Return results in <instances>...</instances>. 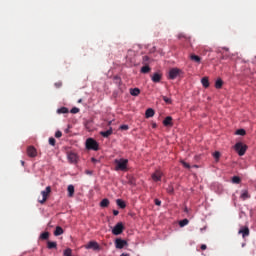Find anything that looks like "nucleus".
I'll return each mask as SVG.
<instances>
[{"instance_id":"nucleus-8","label":"nucleus","mask_w":256,"mask_h":256,"mask_svg":"<svg viewBox=\"0 0 256 256\" xmlns=\"http://www.w3.org/2000/svg\"><path fill=\"white\" fill-rule=\"evenodd\" d=\"M127 245V241L126 240H123L121 238H117L115 240V247L116 249H123V247H126Z\"/></svg>"},{"instance_id":"nucleus-35","label":"nucleus","mask_w":256,"mask_h":256,"mask_svg":"<svg viewBox=\"0 0 256 256\" xmlns=\"http://www.w3.org/2000/svg\"><path fill=\"white\" fill-rule=\"evenodd\" d=\"M213 157L216 161H219V158L221 157V153L219 151H216L213 153Z\"/></svg>"},{"instance_id":"nucleus-43","label":"nucleus","mask_w":256,"mask_h":256,"mask_svg":"<svg viewBox=\"0 0 256 256\" xmlns=\"http://www.w3.org/2000/svg\"><path fill=\"white\" fill-rule=\"evenodd\" d=\"M120 129L122 131H127L129 129V126L128 125H122V126H120Z\"/></svg>"},{"instance_id":"nucleus-25","label":"nucleus","mask_w":256,"mask_h":256,"mask_svg":"<svg viewBox=\"0 0 256 256\" xmlns=\"http://www.w3.org/2000/svg\"><path fill=\"white\" fill-rule=\"evenodd\" d=\"M100 207H109V199L104 198L101 202H100Z\"/></svg>"},{"instance_id":"nucleus-45","label":"nucleus","mask_w":256,"mask_h":256,"mask_svg":"<svg viewBox=\"0 0 256 256\" xmlns=\"http://www.w3.org/2000/svg\"><path fill=\"white\" fill-rule=\"evenodd\" d=\"M200 249H202V251H205V249H207V245L202 244L201 247H200Z\"/></svg>"},{"instance_id":"nucleus-16","label":"nucleus","mask_w":256,"mask_h":256,"mask_svg":"<svg viewBox=\"0 0 256 256\" xmlns=\"http://www.w3.org/2000/svg\"><path fill=\"white\" fill-rule=\"evenodd\" d=\"M155 115V110L153 108H148L145 112L146 119H149Z\"/></svg>"},{"instance_id":"nucleus-36","label":"nucleus","mask_w":256,"mask_h":256,"mask_svg":"<svg viewBox=\"0 0 256 256\" xmlns=\"http://www.w3.org/2000/svg\"><path fill=\"white\" fill-rule=\"evenodd\" d=\"M180 163L183 165V167H185V169H191V165L185 162V160H181Z\"/></svg>"},{"instance_id":"nucleus-51","label":"nucleus","mask_w":256,"mask_h":256,"mask_svg":"<svg viewBox=\"0 0 256 256\" xmlns=\"http://www.w3.org/2000/svg\"><path fill=\"white\" fill-rule=\"evenodd\" d=\"M245 245H246L245 243H242V247H245Z\"/></svg>"},{"instance_id":"nucleus-14","label":"nucleus","mask_w":256,"mask_h":256,"mask_svg":"<svg viewBox=\"0 0 256 256\" xmlns=\"http://www.w3.org/2000/svg\"><path fill=\"white\" fill-rule=\"evenodd\" d=\"M179 75V69L173 68L169 71V79H177V76Z\"/></svg>"},{"instance_id":"nucleus-19","label":"nucleus","mask_w":256,"mask_h":256,"mask_svg":"<svg viewBox=\"0 0 256 256\" xmlns=\"http://www.w3.org/2000/svg\"><path fill=\"white\" fill-rule=\"evenodd\" d=\"M190 59L198 65L201 63V57H199L198 55L190 54Z\"/></svg>"},{"instance_id":"nucleus-46","label":"nucleus","mask_w":256,"mask_h":256,"mask_svg":"<svg viewBox=\"0 0 256 256\" xmlns=\"http://www.w3.org/2000/svg\"><path fill=\"white\" fill-rule=\"evenodd\" d=\"M113 215L115 216L119 215V210H113Z\"/></svg>"},{"instance_id":"nucleus-4","label":"nucleus","mask_w":256,"mask_h":256,"mask_svg":"<svg viewBox=\"0 0 256 256\" xmlns=\"http://www.w3.org/2000/svg\"><path fill=\"white\" fill-rule=\"evenodd\" d=\"M235 150L237 151V153L240 157H243V155H245V153L247 151V145H244L243 143L238 142L235 145Z\"/></svg>"},{"instance_id":"nucleus-15","label":"nucleus","mask_w":256,"mask_h":256,"mask_svg":"<svg viewBox=\"0 0 256 256\" xmlns=\"http://www.w3.org/2000/svg\"><path fill=\"white\" fill-rule=\"evenodd\" d=\"M100 135L105 138L111 137V135H113V128H110L107 131H101Z\"/></svg>"},{"instance_id":"nucleus-12","label":"nucleus","mask_w":256,"mask_h":256,"mask_svg":"<svg viewBox=\"0 0 256 256\" xmlns=\"http://www.w3.org/2000/svg\"><path fill=\"white\" fill-rule=\"evenodd\" d=\"M162 78H163V75H161V73H159V72H155V73L152 75V81H153V83H160Z\"/></svg>"},{"instance_id":"nucleus-22","label":"nucleus","mask_w":256,"mask_h":256,"mask_svg":"<svg viewBox=\"0 0 256 256\" xmlns=\"http://www.w3.org/2000/svg\"><path fill=\"white\" fill-rule=\"evenodd\" d=\"M54 235H55L56 237H59V235H63V228L60 227V226H57L56 229H55V231H54Z\"/></svg>"},{"instance_id":"nucleus-13","label":"nucleus","mask_w":256,"mask_h":256,"mask_svg":"<svg viewBox=\"0 0 256 256\" xmlns=\"http://www.w3.org/2000/svg\"><path fill=\"white\" fill-rule=\"evenodd\" d=\"M164 127H173V117L167 116L163 121Z\"/></svg>"},{"instance_id":"nucleus-1","label":"nucleus","mask_w":256,"mask_h":256,"mask_svg":"<svg viewBox=\"0 0 256 256\" xmlns=\"http://www.w3.org/2000/svg\"><path fill=\"white\" fill-rule=\"evenodd\" d=\"M115 171H127V165H129V160L125 158L115 159Z\"/></svg>"},{"instance_id":"nucleus-38","label":"nucleus","mask_w":256,"mask_h":256,"mask_svg":"<svg viewBox=\"0 0 256 256\" xmlns=\"http://www.w3.org/2000/svg\"><path fill=\"white\" fill-rule=\"evenodd\" d=\"M56 143H57V141L55 140V138H53V137L49 138V145H51L52 147H55Z\"/></svg>"},{"instance_id":"nucleus-6","label":"nucleus","mask_w":256,"mask_h":256,"mask_svg":"<svg viewBox=\"0 0 256 256\" xmlns=\"http://www.w3.org/2000/svg\"><path fill=\"white\" fill-rule=\"evenodd\" d=\"M250 234L251 231L249 230L248 226H241L238 231V235H242L243 239H245V237H249Z\"/></svg>"},{"instance_id":"nucleus-42","label":"nucleus","mask_w":256,"mask_h":256,"mask_svg":"<svg viewBox=\"0 0 256 256\" xmlns=\"http://www.w3.org/2000/svg\"><path fill=\"white\" fill-rule=\"evenodd\" d=\"M70 113H73V114L79 113V108H77V107L72 108V109L70 110Z\"/></svg>"},{"instance_id":"nucleus-28","label":"nucleus","mask_w":256,"mask_h":256,"mask_svg":"<svg viewBox=\"0 0 256 256\" xmlns=\"http://www.w3.org/2000/svg\"><path fill=\"white\" fill-rule=\"evenodd\" d=\"M40 239H42L43 241H47V239H49V232H43L40 235Z\"/></svg>"},{"instance_id":"nucleus-26","label":"nucleus","mask_w":256,"mask_h":256,"mask_svg":"<svg viewBox=\"0 0 256 256\" xmlns=\"http://www.w3.org/2000/svg\"><path fill=\"white\" fill-rule=\"evenodd\" d=\"M47 247L48 249H57V242L48 241Z\"/></svg>"},{"instance_id":"nucleus-44","label":"nucleus","mask_w":256,"mask_h":256,"mask_svg":"<svg viewBox=\"0 0 256 256\" xmlns=\"http://www.w3.org/2000/svg\"><path fill=\"white\" fill-rule=\"evenodd\" d=\"M154 203H155V205H157L158 207L161 206V200H159V199H155V200H154Z\"/></svg>"},{"instance_id":"nucleus-2","label":"nucleus","mask_w":256,"mask_h":256,"mask_svg":"<svg viewBox=\"0 0 256 256\" xmlns=\"http://www.w3.org/2000/svg\"><path fill=\"white\" fill-rule=\"evenodd\" d=\"M86 149L89 151H99V143L93 138H88L86 140Z\"/></svg>"},{"instance_id":"nucleus-54","label":"nucleus","mask_w":256,"mask_h":256,"mask_svg":"<svg viewBox=\"0 0 256 256\" xmlns=\"http://www.w3.org/2000/svg\"><path fill=\"white\" fill-rule=\"evenodd\" d=\"M87 173H88L89 175H91V172L88 171Z\"/></svg>"},{"instance_id":"nucleus-33","label":"nucleus","mask_w":256,"mask_h":256,"mask_svg":"<svg viewBox=\"0 0 256 256\" xmlns=\"http://www.w3.org/2000/svg\"><path fill=\"white\" fill-rule=\"evenodd\" d=\"M151 58H149V56H143L142 58V63L143 65H148L147 63H149Z\"/></svg>"},{"instance_id":"nucleus-34","label":"nucleus","mask_w":256,"mask_h":256,"mask_svg":"<svg viewBox=\"0 0 256 256\" xmlns=\"http://www.w3.org/2000/svg\"><path fill=\"white\" fill-rule=\"evenodd\" d=\"M162 99L165 103H167L168 105H171V103H172L171 98H169L167 96H162Z\"/></svg>"},{"instance_id":"nucleus-49","label":"nucleus","mask_w":256,"mask_h":256,"mask_svg":"<svg viewBox=\"0 0 256 256\" xmlns=\"http://www.w3.org/2000/svg\"><path fill=\"white\" fill-rule=\"evenodd\" d=\"M21 165H25V161H21Z\"/></svg>"},{"instance_id":"nucleus-20","label":"nucleus","mask_w":256,"mask_h":256,"mask_svg":"<svg viewBox=\"0 0 256 256\" xmlns=\"http://www.w3.org/2000/svg\"><path fill=\"white\" fill-rule=\"evenodd\" d=\"M151 71V67H149V64H145L140 70V73L147 74Z\"/></svg>"},{"instance_id":"nucleus-52","label":"nucleus","mask_w":256,"mask_h":256,"mask_svg":"<svg viewBox=\"0 0 256 256\" xmlns=\"http://www.w3.org/2000/svg\"><path fill=\"white\" fill-rule=\"evenodd\" d=\"M81 101H82V100H81V99H79V100H78V103H81Z\"/></svg>"},{"instance_id":"nucleus-23","label":"nucleus","mask_w":256,"mask_h":256,"mask_svg":"<svg viewBox=\"0 0 256 256\" xmlns=\"http://www.w3.org/2000/svg\"><path fill=\"white\" fill-rule=\"evenodd\" d=\"M201 83H202L203 87H205V89H207L209 87V78L203 77L201 79Z\"/></svg>"},{"instance_id":"nucleus-9","label":"nucleus","mask_w":256,"mask_h":256,"mask_svg":"<svg viewBox=\"0 0 256 256\" xmlns=\"http://www.w3.org/2000/svg\"><path fill=\"white\" fill-rule=\"evenodd\" d=\"M86 249H93L94 251H99L100 247L96 241H90L86 246Z\"/></svg>"},{"instance_id":"nucleus-31","label":"nucleus","mask_w":256,"mask_h":256,"mask_svg":"<svg viewBox=\"0 0 256 256\" xmlns=\"http://www.w3.org/2000/svg\"><path fill=\"white\" fill-rule=\"evenodd\" d=\"M167 193H169L170 195H173V193L175 192V188H173V185H169L166 188Z\"/></svg>"},{"instance_id":"nucleus-7","label":"nucleus","mask_w":256,"mask_h":256,"mask_svg":"<svg viewBox=\"0 0 256 256\" xmlns=\"http://www.w3.org/2000/svg\"><path fill=\"white\" fill-rule=\"evenodd\" d=\"M67 159H68L69 163H77L79 157L74 152H68Z\"/></svg>"},{"instance_id":"nucleus-39","label":"nucleus","mask_w":256,"mask_h":256,"mask_svg":"<svg viewBox=\"0 0 256 256\" xmlns=\"http://www.w3.org/2000/svg\"><path fill=\"white\" fill-rule=\"evenodd\" d=\"M55 137H56V139H61V137H63V132H61V131H56V133H55Z\"/></svg>"},{"instance_id":"nucleus-18","label":"nucleus","mask_w":256,"mask_h":256,"mask_svg":"<svg viewBox=\"0 0 256 256\" xmlns=\"http://www.w3.org/2000/svg\"><path fill=\"white\" fill-rule=\"evenodd\" d=\"M140 94H141V90L139 88L130 89V95H132V97H138V95Z\"/></svg>"},{"instance_id":"nucleus-3","label":"nucleus","mask_w":256,"mask_h":256,"mask_svg":"<svg viewBox=\"0 0 256 256\" xmlns=\"http://www.w3.org/2000/svg\"><path fill=\"white\" fill-rule=\"evenodd\" d=\"M51 194V186H47L45 190L41 192L42 199H38V203H41L43 205L46 201L49 195Z\"/></svg>"},{"instance_id":"nucleus-17","label":"nucleus","mask_w":256,"mask_h":256,"mask_svg":"<svg viewBox=\"0 0 256 256\" xmlns=\"http://www.w3.org/2000/svg\"><path fill=\"white\" fill-rule=\"evenodd\" d=\"M67 191H68V197H74V195H75V186H73L71 184L68 185Z\"/></svg>"},{"instance_id":"nucleus-29","label":"nucleus","mask_w":256,"mask_h":256,"mask_svg":"<svg viewBox=\"0 0 256 256\" xmlns=\"http://www.w3.org/2000/svg\"><path fill=\"white\" fill-rule=\"evenodd\" d=\"M232 183L239 185V183H241V178L239 176L232 177Z\"/></svg>"},{"instance_id":"nucleus-21","label":"nucleus","mask_w":256,"mask_h":256,"mask_svg":"<svg viewBox=\"0 0 256 256\" xmlns=\"http://www.w3.org/2000/svg\"><path fill=\"white\" fill-rule=\"evenodd\" d=\"M116 203H117L118 207H120V209H125L127 207V204H125V201H123L121 199H117Z\"/></svg>"},{"instance_id":"nucleus-10","label":"nucleus","mask_w":256,"mask_h":256,"mask_svg":"<svg viewBox=\"0 0 256 256\" xmlns=\"http://www.w3.org/2000/svg\"><path fill=\"white\" fill-rule=\"evenodd\" d=\"M163 177V172H161V170H156L153 174H152V180L157 182V181H161V178Z\"/></svg>"},{"instance_id":"nucleus-24","label":"nucleus","mask_w":256,"mask_h":256,"mask_svg":"<svg viewBox=\"0 0 256 256\" xmlns=\"http://www.w3.org/2000/svg\"><path fill=\"white\" fill-rule=\"evenodd\" d=\"M216 89H221L223 87V80L221 78H218L215 82Z\"/></svg>"},{"instance_id":"nucleus-27","label":"nucleus","mask_w":256,"mask_h":256,"mask_svg":"<svg viewBox=\"0 0 256 256\" xmlns=\"http://www.w3.org/2000/svg\"><path fill=\"white\" fill-rule=\"evenodd\" d=\"M241 199L245 201V199H249V192L247 190L242 191Z\"/></svg>"},{"instance_id":"nucleus-11","label":"nucleus","mask_w":256,"mask_h":256,"mask_svg":"<svg viewBox=\"0 0 256 256\" xmlns=\"http://www.w3.org/2000/svg\"><path fill=\"white\" fill-rule=\"evenodd\" d=\"M27 155L28 157H35L37 155V149L33 146H29L27 148Z\"/></svg>"},{"instance_id":"nucleus-37","label":"nucleus","mask_w":256,"mask_h":256,"mask_svg":"<svg viewBox=\"0 0 256 256\" xmlns=\"http://www.w3.org/2000/svg\"><path fill=\"white\" fill-rule=\"evenodd\" d=\"M236 135H241L242 137L246 135L245 129H238L236 131Z\"/></svg>"},{"instance_id":"nucleus-5","label":"nucleus","mask_w":256,"mask_h":256,"mask_svg":"<svg viewBox=\"0 0 256 256\" xmlns=\"http://www.w3.org/2000/svg\"><path fill=\"white\" fill-rule=\"evenodd\" d=\"M124 230H125V226H123V223L118 222L112 229V233L113 235H121V233H123Z\"/></svg>"},{"instance_id":"nucleus-32","label":"nucleus","mask_w":256,"mask_h":256,"mask_svg":"<svg viewBox=\"0 0 256 256\" xmlns=\"http://www.w3.org/2000/svg\"><path fill=\"white\" fill-rule=\"evenodd\" d=\"M57 113H59V114L69 113V109H67L66 107H62V108L57 110Z\"/></svg>"},{"instance_id":"nucleus-47","label":"nucleus","mask_w":256,"mask_h":256,"mask_svg":"<svg viewBox=\"0 0 256 256\" xmlns=\"http://www.w3.org/2000/svg\"><path fill=\"white\" fill-rule=\"evenodd\" d=\"M92 163H97L99 160L95 158H91Z\"/></svg>"},{"instance_id":"nucleus-40","label":"nucleus","mask_w":256,"mask_h":256,"mask_svg":"<svg viewBox=\"0 0 256 256\" xmlns=\"http://www.w3.org/2000/svg\"><path fill=\"white\" fill-rule=\"evenodd\" d=\"M54 85H55L56 89H59V88L63 87V82L59 81V82H56Z\"/></svg>"},{"instance_id":"nucleus-41","label":"nucleus","mask_w":256,"mask_h":256,"mask_svg":"<svg viewBox=\"0 0 256 256\" xmlns=\"http://www.w3.org/2000/svg\"><path fill=\"white\" fill-rule=\"evenodd\" d=\"M178 39H189V37H187V35H185L184 33H180L178 35Z\"/></svg>"},{"instance_id":"nucleus-48","label":"nucleus","mask_w":256,"mask_h":256,"mask_svg":"<svg viewBox=\"0 0 256 256\" xmlns=\"http://www.w3.org/2000/svg\"><path fill=\"white\" fill-rule=\"evenodd\" d=\"M114 79H117V81H121V78H119L117 76Z\"/></svg>"},{"instance_id":"nucleus-50","label":"nucleus","mask_w":256,"mask_h":256,"mask_svg":"<svg viewBox=\"0 0 256 256\" xmlns=\"http://www.w3.org/2000/svg\"><path fill=\"white\" fill-rule=\"evenodd\" d=\"M225 49V51H229V48H224Z\"/></svg>"},{"instance_id":"nucleus-53","label":"nucleus","mask_w":256,"mask_h":256,"mask_svg":"<svg viewBox=\"0 0 256 256\" xmlns=\"http://www.w3.org/2000/svg\"><path fill=\"white\" fill-rule=\"evenodd\" d=\"M184 211L187 213L188 209H187V208H185V210H184Z\"/></svg>"},{"instance_id":"nucleus-30","label":"nucleus","mask_w":256,"mask_h":256,"mask_svg":"<svg viewBox=\"0 0 256 256\" xmlns=\"http://www.w3.org/2000/svg\"><path fill=\"white\" fill-rule=\"evenodd\" d=\"M185 225H189V220L187 218H185L179 222L180 227H185Z\"/></svg>"}]
</instances>
